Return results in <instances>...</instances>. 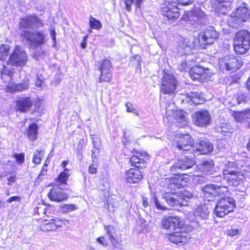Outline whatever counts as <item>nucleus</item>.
<instances>
[{
	"label": "nucleus",
	"mask_w": 250,
	"mask_h": 250,
	"mask_svg": "<svg viewBox=\"0 0 250 250\" xmlns=\"http://www.w3.org/2000/svg\"><path fill=\"white\" fill-rule=\"evenodd\" d=\"M21 36L22 40L28 42L29 46L34 50L32 53V57L38 59L43 52L40 47L45 42V36L42 32H31L24 30L21 31Z\"/></svg>",
	"instance_id": "1"
},
{
	"label": "nucleus",
	"mask_w": 250,
	"mask_h": 250,
	"mask_svg": "<svg viewBox=\"0 0 250 250\" xmlns=\"http://www.w3.org/2000/svg\"><path fill=\"white\" fill-rule=\"evenodd\" d=\"M195 156L193 151L180 155L177 162L171 167V172L173 174H179L181 171L192 167L195 164Z\"/></svg>",
	"instance_id": "2"
},
{
	"label": "nucleus",
	"mask_w": 250,
	"mask_h": 250,
	"mask_svg": "<svg viewBox=\"0 0 250 250\" xmlns=\"http://www.w3.org/2000/svg\"><path fill=\"white\" fill-rule=\"evenodd\" d=\"M234 49L236 53H245L250 46V33L247 30L237 32L234 38Z\"/></svg>",
	"instance_id": "3"
},
{
	"label": "nucleus",
	"mask_w": 250,
	"mask_h": 250,
	"mask_svg": "<svg viewBox=\"0 0 250 250\" xmlns=\"http://www.w3.org/2000/svg\"><path fill=\"white\" fill-rule=\"evenodd\" d=\"M225 179L229 185L237 186L243 183L244 176L240 172L238 171L235 164L229 163L226 166V168L223 171Z\"/></svg>",
	"instance_id": "4"
},
{
	"label": "nucleus",
	"mask_w": 250,
	"mask_h": 250,
	"mask_svg": "<svg viewBox=\"0 0 250 250\" xmlns=\"http://www.w3.org/2000/svg\"><path fill=\"white\" fill-rule=\"evenodd\" d=\"M166 111L169 120H175L177 123L179 124L180 126L187 124L188 114L182 110L177 109L173 103L170 102L167 104Z\"/></svg>",
	"instance_id": "5"
},
{
	"label": "nucleus",
	"mask_w": 250,
	"mask_h": 250,
	"mask_svg": "<svg viewBox=\"0 0 250 250\" xmlns=\"http://www.w3.org/2000/svg\"><path fill=\"white\" fill-rule=\"evenodd\" d=\"M250 16L248 8L245 6H241L233 11L231 15L228 16L226 20L229 26L237 28L239 24L246 21Z\"/></svg>",
	"instance_id": "6"
},
{
	"label": "nucleus",
	"mask_w": 250,
	"mask_h": 250,
	"mask_svg": "<svg viewBox=\"0 0 250 250\" xmlns=\"http://www.w3.org/2000/svg\"><path fill=\"white\" fill-rule=\"evenodd\" d=\"M235 203L233 199L227 197L221 199L217 203L214 208L215 215L219 217H223L232 211Z\"/></svg>",
	"instance_id": "7"
},
{
	"label": "nucleus",
	"mask_w": 250,
	"mask_h": 250,
	"mask_svg": "<svg viewBox=\"0 0 250 250\" xmlns=\"http://www.w3.org/2000/svg\"><path fill=\"white\" fill-rule=\"evenodd\" d=\"M27 61L28 55L24 48L20 45H16L7 63L16 66H21L25 65Z\"/></svg>",
	"instance_id": "8"
},
{
	"label": "nucleus",
	"mask_w": 250,
	"mask_h": 250,
	"mask_svg": "<svg viewBox=\"0 0 250 250\" xmlns=\"http://www.w3.org/2000/svg\"><path fill=\"white\" fill-rule=\"evenodd\" d=\"M161 13L164 17L167 18L168 21L173 22L177 20L180 16L177 3L174 1L173 2L172 0H166L162 4Z\"/></svg>",
	"instance_id": "9"
},
{
	"label": "nucleus",
	"mask_w": 250,
	"mask_h": 250,
	"mask_svg": "<svg viewBox=\"0 0 250 250\" xmlns=\"http://www.w3.org/2000/svg\"><path fill=\"white\" fill-rule=\"evenodd\" d=\"M205 19L206 15L204 12L200 8L195 7L190 11L185 12L181 20L188 22L189 24H193L203 23L205 22Z\"/></svg>",
	"instance_id": "10"
},
{
	"label": "nucleus",
	"mask_w": 250,
	"mask_h": 250,
	"mask_svg": "<svg viewBox=\"0 0 250 250\" xmlns=\"http://www.w3.org/2000/svg\"><path fill=\"white\" fill-rule=\"evenodd\" d=\"M220 66L227 70L235 71L242 65L241 59L234 57L233 55H227L219 59Z\"/></svg>",
	"instance_id": "11"
},
{
	"label": "nucleus",
	"mask_w": 250,
	"mask_h": 250,
	"mask_svg": "<svg viewBox=\"0 0 250 250\" xmlns=\"http://www.w3.org/2000/svg\"><path fill=\"white\" fill-rule=\"evenodd\" d=\"M162 225L163 228L167 231H173L181 230L184 224L179 217L168 216L163 218Z\"/></svg>",
	"instance_id": "12"
},
{
	"label": "nucleus",
	"mask_w": 250,
	"mask_h": 250,
	"mask_svg": "<svg viewBox=\"0 0 250 250\" xmlns=\"http://www.w3.org/2000/svg\"><path fill=\"white\" fill-rule=\"evenodd\" d=\"M98 69L101 72L99 82H110L112 78L111 72L112 65L110 61L107 59L101 61L99 62Z\"/></svg>",
	"instance_id": "13"
},
{
	"label": "nucleus",
	"mask_w": 250,
	"mask_h": 250,
	"mask_svg": "<svg viewBox=\"0 0 250 250\" xmlns=\"http://www.w3.org/2000/svg\"><path fill=\"white\" fill-rule=\"evenodd\" d=\"M177 81L175 78L168 74H164L162 80L161 91L164 94H172L176 89Z\"/></svg>",
	"instance_id": "14"
},
{
	"label": "nucleus",
	"mask_w": 250,
	"mask_h": 250,
	"mask_svg": "<svg viewBox=\"0 0 250 250\" xmlns=\"http://www.w3.org/2000/svg\"><path fill=\"white\" fill-rule=\"evenodd\" d=\"M201 188L204 196L209 197L211 198L221 195L228 191V189L226 187L214 184L207 185L203 187H201Z\"/></svg>",
	"instance_id": "15"
},
{
	"label": "nucleus",
	"mask_w": 250,
	"mask_h": 250,
	"mask_svg": "<svg viewBox=\"0 0 250 250\" xmlns=\"http://www.w3.org/2000/svg\"><path fill=\"white\" fill-rule=\"evenodd\" d=\"M218 34L214 28L208 27L201 32L199 35V41L204 44L212 43L217 38Z\"/></svg>",
	"instance_id": "16"
},
{
	"label": "nucleus",
	"mask_w": 250,
	"mask_h": 250,
	"mask_svg": "<svg viewBox=\"0 0 250 250\" xmlns=\"http://www.w3.org/2000/svg\"><path fill=\"white\" fill-rule=\"evenodd\" d=\"M209 69L205 68L200 65H195L189 71L191 78L193 80H197L203 82L209 77Z\"/></svg>",
	"instance_id": "17"
},
{
	"label": "nucleus",
	"mask_w": 250,
	"mask_h": 250,
	"mask_svg": "<svg viewBox=\"0 0 250 250\" xmlns=\"http://www.w3.org/2000/svg\"><path fill=\"white\" fill-rule=\"evenodd\" d=\"M211 120V116L207 110L198 111L193 115V121L199 126H206L210 124Z\"/></svg>",
	"instance_id": "18"
},
{
	"label": "nucleus",
	"mask_w": 250,
	"mask_h": 250,
	"mask_svg": "<svg viewBox=\"0 0 250 250\" xmlns=\"http://www.w3.org/2000/svg\"><path fill=\"white\" fill-rule=\"evenodd\" d=\"M62 183V172H61L55 182V187L48 194L49 198L52 201L60 202L62 200V189L60 186Z\"/></svg>",
	"instance_id": "19"
},
{
	"label": "nucleus",
	"mask_w": 250,
	"mask_h": 250,
	"mask_svg": "<svg viewBox=\"0 0 250 250\" xmlns=\"http://www.w3.org/2000/svg\"><path fill=\"white\" fill-rule=\"evenodd\" d=\"M196 149H193V153L195 155L200 154H207L213 150V146L208 140L203 139L200 140L198 144H196Z\"/></svg>",
	"instance_id": "20"
},
{
	"label": "nucleus",
	"mask_w": 250,
	"mask_h": 250,
	"mask_svg": "<svg viewBox=\"0 0 250 250\" xmlns=\"http://www.w3.org/2000/svg\"><path fill=\"white\" fill-rule=\"evenodd\" d=\"M173 233L167 234L168 239L174 244L178 245H182L186 243L189 238L188 234L185 232L179 230L173 231Z\"/></svg>",
	"instance_id": "21"
},
{
	"label": "nucleus",
	"mask_w": 250,
	"mask_h": 250,
	"mask_svg": "<svg viewBox=\"0 0 250 250\" xmlns=\"http://www.w3.org/2000/svg\"><path fill=\"white\" fill-rule=\"evenodd\" d=\"M20 25L24 28L33 29L41 26L42 23L36 16H28L21 19Z\"/></svg>",
	"instance_id": "22"
},
{
	"label": "nucleus",
	"mask_w": 250,
	"mask_h": 250,
	"mask_svg": "<svg viewBox=\"0 0 250 250\" xmlns=\"http://www.w3.org/2000/svg\"><path fill=\"white\" fill-rule=\"evenodd\" d=\"M193 141L190 136L185 134L180 137V140L177 143L176 147L179 150L183 151H188L192 147Z\"/></svg>",
	"instance_id": "23"
},
{
	"label": "nucleus",
	"mask_w": 250,
	"mask_h": 250,
	"mask_svg": "<svg viewBox=\"0 0 250 250\" xmlns=\"http://www.w3.org/2000/svg\"><path fill=\"white\" fill-rule=\"evenodd\" d=\"M143 178L140 170L138 168H130L126 173V180L129 183H136Z\"/></svg>",
	"instance_id": "24"
},
{
	"label": "nucleus",
	"mask_w": 250,
	"mask_h": 250,
	"mask_svg": "<svg viewBox=\"0 0 250 250\" xmlns=\"http://www.w3.org/2000/svg\"><path fill=\"white\" fill-rule=\"evenodd\" d=\"M17 107L19 110L23 112L28 111L32 106L33 103L29 97L20 98L17 101Z\"/></svg>",
	"instance_id": "25"
},
{
	"label": "nucleus",
	"mask_w": 250,
	"mask_h": 250,
	"mask_svg": "<svg viewBox=\"0 0 250 250\" xmlns=\"http://www.w3.org/2000/svg\"><path fill=\"white\" fill-rule=\"evenodd\" d=\"M179 174H174L175 177H171L169 179V187L170 188H179L186 186L187 183L186 179L184 178L182 175H180Z\"/></svg>",
	"instance_id": "26"
},
{
	"label": "nucleus",
	"mask_w": 250,
	"mask_h": 250,
	"mask_svg": "<svg viewBox=\"0 0 250 250\" xmlns=\"http://www.w3.org/2000/svg\"><path fill=\"white\" fill-rule=\"evenodd\" d=\"M62 221L59 218L52 219L48 223H44L41 225V229L43 231H53L62 227Z\"/></svg>",
	"instance_id": "27"
},
{
	"label": "nucleus",
	"mask_w": 250,
	"mask_h": 250,
	"mask_svg": "<svg viewBox=\"0 0 250 250\" xmlns=\"http://www.w3.org/2000/svg\"><path fill=\"white\" fill-rule=\"evenodd\" d=\"M163 198L165 199L166 201L170 207H174L177 205L186 206L187 203L185 201H182L179 199H175L173 195H171L168 193H166L164 195Z\"/></svg>",
	"instance_id": "28"
},
{
	"label": "nucleus",
	"mask_w": 250,
	"mask_h": 250,
	"mask_svg": "<svg viewBox=\"0 0 250 250\" xmlns=\"http://www.w3.org/2000/svg\"><path fill=\"white\" fill-rule=\"evenodd\" d=\"M6 90L9 92H21L24 90H26L29 87V83L25 82L24 83H20L17 85H14L12 83H9L6 85Z\"/></svg>",
	"instance_id": "29"
},
{
	"label": "nucleus",
	"mask_w": 250,
	"mask_h": 250,
	"mask_svg": "<svg viewBox=\"0 0 250 250\" xmlns=\"http://www.w3.org/2000/svg\"><path fill=\"white\" fill-rule=\"evenodd\" d=\"M185 99L187 102L192 103L195 104H201L203 102L202 96L198 92H190L187 95Z\"/></svg>",
	"instance_id": "30"
},
{
	"label": "nucleus",
	"mask_w": 250,
	"mask_h": 250,
	"mask_svg": "<svg viewBox=\"0 0 250 250\" xmlns=\"http://www.w3.org/2000/svg\"><path fill=\"white\" fill-rule=\"evenodd\" d=\"M214 168L213 161H205L200 166L201 171L205 174H211Z\"/></svg>",
	"instance_id": "31"
},
{
	"label": "nucleus",
	"mask_w": 250,
	"mask_h": 250,
	"mask_svg": "<svg viewBox=\"0 0 250 250\" xmlns=\"http://www.w3.org/2000/svg\"><path fill=\"white\" fill-rule=\"evenodd\" d=\"M38 126L36 124H32L29 125L26 129V133L28 138L31 140H35L37 138Z\"/></svg>",
	"instance_id": "32"
},
{
	"label": "nucleus",
	"mask_w": 250,
	"mask_h": 250,
	"mask_svg": "<svg viewBox=\"0 0 250 250\" xmlns=\"http://www.w3.org/2000/svg\"><path fill=\"white\" fill-rule=\"evenodd\" d=\"M13 72L7 69V67L3 65V69L1 71V79L5 83L10 82L12 79Z\"/></svg>",
	"instance_id": "33"
},
{
	"label": "nucleus",
	"mask_w": 250,
	"mask_h": 250,
	"mask_svg": "<svg viewBox=\"0 0 250 250\" xmlns=\"http://www.w3.org/2000/svg\"><path fill=\"white\" fill-rule=\"evenodd\" d=\"M130 161L132 165L136 167L142 168L146 167V163L144 159L140 158L138 156H132L131 157Z\"/></svg>",
	"instance_id": "34"
},
{
	"label": "nucleus",
	"mask_w": 250,
	"mask_h": 250,
	"mask_svg": "<svg viewBox=\"0 0 250 250\" xmlns=\"http://www.w3.org/2000/svg\"><path fill=\"white\" fill-rule=\"evenodd\" d=\"M250 100V95L245 91H240L237 94V101L238 104L246 103Z\"/></svg>",
	"instance_id": "35"
},
{
	"label": "nucleus",
	"mask_w": 250,
	"mask_h": 250,
	"mask_svg": "<svg viewBox=\"0 0 250 250\" xmlns=\"http://www.w3.org/2000/svg\"><path fill=\"white\" fill-rule=\"evenodd\" d=\"M10 46L8 44H2L0 46V59L5 60L9 54Z\"/></svg>",
	"instance_id": "36"
},
{
	"label": "nucleus",
	"mask_w": 250,
	"mask_h": 250,
	"mask_svg": "<svg viewBox=\"0 0 250 250\" xmlns=\"http://www.w3.org/2000/svg\"><path fill=\"white\" fill-rule=\"evenodd\" d=\"M179 199L182 201H185L188 203V200L192 198V194L188 191L184 190L178 193Z\"/></svg>",
	"instance_id": "37"
},
{
	"label": "nucleus",
	"mask_w": 250,
	"mask_h": 250,
	"mask_svg": "<svg viewBox=\"0 0 250 250\" xmlns=\"http://www.w3.org/2000/svg\"><path fill=\"white\" fill-rule=\"evenodd\" d=\"M123 1L125 5L126 10L130 11L131 9V5L134 3V0H123ZM135 1L136 6L139 8L143 0H135Z\"/></svg>",
	"instance_id": "38"
},
{
	"label": "nucleus",
	"mask_w": 250,
	"mask_h": 250,
	"mask_svg": "<svg viewBox=\"0 0 250 250\" xmlns=\"http://www.w3.org/2000/svg\"><path fill=\"white\" fill-rule=\"evenodd\" d=\"M43 154V151H39L37 150L35 151L33 154L32 162L35 164L38 165L41 163L42 154Z\"/></svg>",
	"instance_id": "39"
},
{
	"label": "nucleus",
	"mask_w": 250,
	"mask_h": 250,
	"mask_svg": "<svg viewBox=\"0 0 250 250\" xmlns=\"http://www.w3.org/2000/svg\"><path fill=\"white\" fill-rule=\"evenodd\" d=\"M89 24L92 28L98 30L102 27V24L100 21L92 17H90Z\"/></svg>",
	"instance_id": "40"
},
{
	"label": "nucleus",
	"mask_w": 250,
	"mask_h": 250,
	"mask_svg": "<svg viewBox=\"0 0 250 250\" xmlns=\"http://www.w3.org/2000/svg\"><path fill=\"white\" fill-rule=\"evenodd\" d=\"M78 209L76 205L65 204L63 205V213H69L72 211L76 210Z\"/></svg>",
	"instance_id": "41"
},
{
	"label": "nucleus",
	"mask_w": 250,
	"mask_h": 250,
	"mask_svg": "<svg viewBox=\"0 0 250 250\" xmlns=\"http://www.w3.org/2000/svg\"><path fill=\"white\" fill-rule=\"evenodd\" d=\"M226 125L217 128V131L225 136H229L230 134V128L225 127Z\"/></svg>",
	"instance_id": "42"
},
{
	"label": "nucleus",
	"mask_w": 250,
	"mask_h": 250,
	"mask_svg": "<svg viewBox=\"0 0 250 250\" xmlns=\"http://www.w3.org/2000/svg\"><path fill=\"white\" fill-rule=\"evenodd\" d=\"M153 201L157 209L159 210H167L168 209L167 207L160 203L155 196H153Z\"/></svg>",
	"instance_id": "43"
},
{
	"label": "nucleus",
	"mask_w": 250,
	"mask_h": 250,
	"mask_svg": "<svg viewBox=\"0 0 250 250\" xmlns=\"http://www.w3.org/2000/svg\"><path fill=\"white\" fill-rule=\"evenodd\" d=\"M127 111L129 112H133L136 115L139 116L137 111L133 107L132 104L130 102H127L125 104Z\"/></svg>",
	"instance_id": "44"
},
{
	"label": "nucleus",
	"mask_w": 250,
	"mask_h": 250,
	"mask_svg": "<svg viewBox=\"0 0 250 250\" xmlns=\"http://www.w3.org/2000/svg\"><path fill=\"white\" fill-rule=\"evenodd\" d=\"M14 157L16 158V161L19 164H22L24 162V156L22 153L15 154Z\"/></svg>",
	"instance_id": "45"
},
{
	"label": "nucleus",
	"mask_w": 250,
	"mask_h": 250,
	"mask_svg": "<svg viewBox=\"0 0 250 250\" xmlns=\"http://www.w3.org/2000/svg\"><path fill=\"white\" fill-rule=\"evenodd\" d=\"M47 169H42L38 177L35 180V183H39L42 180L44 179V177L47 175Z\"/></svg>",
	"instance_id": "46"
},
{
	"label": "nucleus",
	"mask_w": 250,
	"mask_h": 250,
	"mask_svg": "<svg viewBox=\"0 0 250 250\" xmlns=\"http://www.w3.org/2000/svg\"><path fill=\"white\" fill-rule=\"evenodd\" d=\"M70 170L68 168L63 169V185L66 184V181L70 175Z\"/></svg>",
	"instance_id": "47"
},
{
	"label": "nucleus",
	"mask_w": 250,
	"mask_h": 250,
	"mask_svg": "<svg viewBox=\"0 0 250 250\" xmlns=\"http://www.w3.org/2000/svg\"><path fill=\"white\" fill-rule=\"evenodd\" d=\"M21 197L19 196H12L10 197L7 199V202L8 203H11L13 202H21Z\"/></svg>",
	"instance_id": "48"
},
{
	"label": "nucleus",
	"mask_w": 250,
	"mask_h": 250,
	"mask_svg": "<svg viewBox=\"0 0 250 250\" xmlns=\"http://www.w3.org/2000/svg\"><path fill=\"white\" fill-rule=\"evenodd\" d=\"M239 232V229H230L228 230L227 234L228 235L230 236H234L237 235Z\"/></svg>",
	"instance_id": "49"
},
{
	"label": "nucleus",
	"mask_w": 250,
	"mask_h": 250,
	"mask_svg": "<svg viewBox=\"0 0 250 250\" xmlns=\"http://www.w3.org/2000/svg\"><path fill=\"white\" fill-rule=\"evenodd\" d=\"M97 242L104 246H106L107 245V242L104 237L98 238L97 239Z\"/></svg>",
	"instance_id": "50"
},
{
	"label": "nucleus",
	"mask_w": 250,
	"mask_h": 250,
	"mask_svg": "<svg viewBox=\"0 0 250 250\" xmlns=\"http://www.w3.org/2000/svg\"><path fill=\"white\" fill-rule=\"evenodd\" d=\"M179 3L183 5H187L192 3L194 0H177Z\"/></svg>",
	"instance_id": "51"
},
{
	"label": "nucleus",
	"mask_w": 250,
	"mask_h": 250,
	"mask_svg": "<svg viewBox=\"0 0 250 250\" xmlns=\"http://www.w3.org/2000/svg\"><path fill=\"white\" fill-rule=\"evenodd\" d=\"M88 171L91 174H95L97 172V167L92 164L89 167Z\"/></svg>",
	"instance_id": "52"
},
{
	"label": "nucleus",
	"mask_w": 250,
	"mask_h": 250,
	"mask_svg": "<svg viewBox=\"0 0 250 250\" xmlns=\"http://www.w3.org/2000/svg\"><path fill=\"white\" fill-rule=\"evenodd\" d=\"M42 80L39 78L38 76H37L35 83V85L38 87H40L42 86Z\"/></svg>",
	"instance_id": "53"
},
{
	"label": "nucleus",
	"mask_w": 250,
	"mask_h": 250,
	"mask_svg": "<svg viewBox=\"0 0 250 250\" xmlns=\"http://www.w3.org/2000/svg\"><path fill=\"white\" fill-rule=\"evenodd\" d=\"M87 38H88V35H86L83 37V41L81 44V47L82 48H85L86 47V45H87L86 42H87Z\"/></svg>",
	"instance_id": "54"
},
{
	"label": "nucleus",
	"mask_w": 250,
	"mask_h": 250,
	"mask_svg": "<svg viewBox=\"0 0 250 250\" xmlns=\"http://www.w3.org/2000/svg\"><path fill=\"white\" fill-rule=\"evenodd\" d=\"M8 184L10 185L16 181L15 176H10L7 178Z\"/></svg>",
	"instance_id": "55"
},
{
	"label": "nucleus",
	"mask_w": 250,
	"mask_h": 250,
	"mask_svg": "<svg viewBox=\"0 0 250 250\" xmlns=\"http://www.w3.org/2000/svg\"><path fill=\"white\" fill-rule=\"evenodd\" d=\"M44 209H43L42 207L41 206L39 207H37L35 209V212L38 213L39 214H40L42 213H44Z\"/></svg>",
	"instance_id": "56"
},
{
	"label": "nucleus",
	"mask_w": 250,
	"mask_h": 250,
	"mask_svg": "<svg viewBox=\"0 0 250 250\" xmlns=\"http://www.w3.org/2000/svg\"><path fill=\"white\" fill-rule=\"evenodd\" d=\"M107 205L109 210L112 212H114L115 207L110 203H109L108 201H107Z\"/></svg>",
	"instance_id": "57"
},
{
	"label": "nucleus",
	"mask_w": 250,
	"mask_h": 250,
	"mask_svg": "<svg viewBox=\"0 0 250 250\" xmlns=\"http://www.w3.org/2000/svg\"><path fill=\"white\" fill-rule=\"evenodd\" d=\"M186 66H187V63H186V62H181V66H179L178 67V68H179V70H180L181 71H183V70L185 69V68L186 67Z\"/></svg>",
	"instance_id": "58"
},
{
	"label": "nucleus",
	"mask_w": 250,
	"mask_h": 250,
	"mask_svg": "<svg viewBox=\"0 0 250 250\" xmlns=\"http://www.w3.org/2000/svg\"><path fill=\"white\" fill-rule=\"evenodd\" d=\"M109 236V240L110 242L114 245L116 246V244L117 243V242L116 240L115 239V238L112 236V235H111Z\"/></svg>",
	"instance_id": "59"
},
{
	"label": "nucleus",
	"mask_w": 250,
	"mask_h": 250,
	"mask_svg": "<svg viewBox=\"0 0 250 250\" xmlns=\"http://www.w3.org/2000/svg\"><path fill=\"white\" fill-rule=\"evenodd\" d=\"M143 206L145 208H146L148 206V201L146 198H143Z\"/></svg>",
	"instance_id": "60"
},
{
	"label": "nucleus",
	"mask_w": 250,
	"mask_h": 250,
	"mask_svg": "<svg viewBox=\"0 0 250 250\" xmlns=\"http://www.w3.org/2000/svg\"><path fill=\"white\" fill-rule=\"evenodd\" d=\"M208 212L207 210H206L205 212L203 213V214H201L200 216L202 218L206 219L208 215Z\"/></svg>",
	"instance_id": "61"
},
{
	"label": "nucleus",
	"mask_w": 250,
	"mask_h": 250,
	"mask_svg": "<svg viewBox=\"0 0 250 250\" xmlns=\"http://www.w3.org/2000/svg\"><path fill=\"white\" fill-rule=\"evenodd\" d=\"M50 34H51V36L52 39H53V40L55 41V32L54 29L51 30Z\"/></svg>",
	"instance_id": "62"
},
{
	"label": "nucleus",
	"mask_w": 250,
	"mask_h": 250,
	"mask_svg": "<svg viewBox=\"0 0 250 250\" xmlns=\"http://www.w3.org/2000/svg\"><path fill=\"white\" fill-rule=\"evenodd\" d=\"M240 115V113L237 112L234 114V118L238 121H240L241 119L239 117V116Z\"/></svg>",
	"instance_id": "63"
},
{
	"label": "nucleus",
	"mask_w": 250,
	"mask_h": 250,
	"mask_svg": "<svg viewBox=\"0 0 250 250\" xmlns=\"http://www.w3.org/2000/svg\"><path fill=\"white\" fill-rule=\"evenodd\" d=\"M247 86L249 90H250V77L247 82Z\"/></svg>",
	"instance_id": "64"
}]
</instances>
